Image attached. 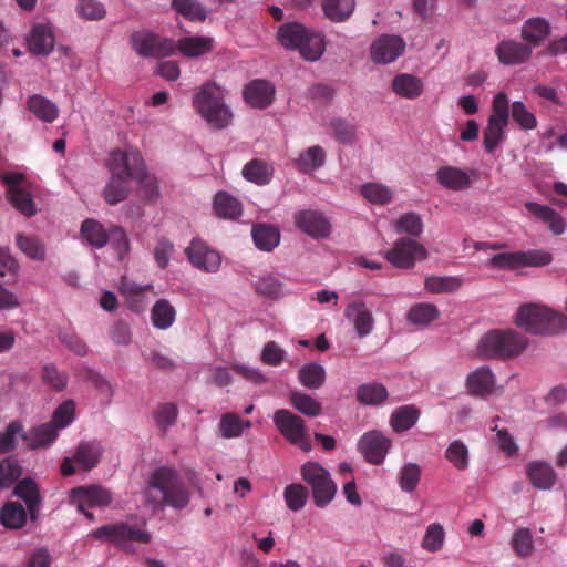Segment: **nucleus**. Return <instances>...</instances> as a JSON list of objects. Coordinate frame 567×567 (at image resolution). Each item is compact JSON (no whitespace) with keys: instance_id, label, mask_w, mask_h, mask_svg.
Returning a JSON list of instances; mask_svg holds the SVG:
<instances>
[{"instance_id":"338daca9","label":"nucleus","mask_w":567,"mask_h":567,"mask_svg":"<svg viewBox=\"0 0 567 567\" xmlns=\"http://www.w3.org/2000/svg\"><path fill=\"white\" fill-rule=\"evenodd\" d=\"M307 498L308 492L301 484H290L285 489L286 504L291 511H300L306 505Z\"/></svg>"},{"instance_id":"864d4df0","label":"nucleus","mask_w":567,"mask_h":567,"mask_svg":"<svg viewBox=\"0 0 567 567\" xmlns=\"http://www.w3.org/2000/svg\"><path fill=\"white\" fill-rule=\"evenodd\" d=\"M298 50L300 51L303 59L311 61L319 60L324 50L322 35L320 33H313V31H310L306 35L302 44H300Z\"/></svg>"},{"instance_id":"393cba45","label":"nucleus","mask_w":567,"mask_h":567,"mask_svg":"<svg viewBox=\"0 0 567 567\" xmlns=\"http://www.w3.org/2000/svg\"><path fill=\"white\" fill-rule=\"evenodd\" d=\"M59 429L50 423L37 425L29 432L21 434V440L27 442L31 450H38L49 446L58 439Z\"/></svg>"},{"instance_id":"dca6fc26","label":"nucleus","mask_w":567,"mask_h":567,"mask_svg":"<svg viewBox=\"0 0 567 567\" xmlns=\"http://www.w3.org/2000/svg\"><path fill=\"white\" fill-rule=\"evenodd\" d=\"M391 447V440L379 431L364 433L359 440V451L365 462L380 465L384 462Z\"/></svg>"},{"instance_id":"4d7b16f0","label":"nucleus","mask_w":567,"mask_h":567,"mask_svg":"<svg viewBox=\"0 0 567 567\" xmlns=\"http://www.w3.org/2000/svg\"><path fill=\"white\" fill-rule=\"evenodd\" d=\"M21 466L13 456L6 457L0 462V489H6L20 478Z\"/></svg>"},{"instance_id":"de8ad7c7","label":"nucleus","mask_w":567,"mask_h":567,"mask_svg":"<svg viewBox=\"0 0 567 567\" xmlns=\"http://www.w3.org/2000/svg\"><path fill=\"white\" fill-rule=\"evenodd\" d=\"M388 390L379 383L360 385L357 390V399L365 405H378L388 399Z\"/></svg>"},{"instance_id":"cd10ccee","label":"nucleus","mask_w":567,"mask_h":567,"mask_svg":"<svg viewBox=\"0 0 567 567\" xmlns=\"http://www.w3.org/2000/svg\"><path fill=\"white\" fill-rule=\"evenodd\" d=\"M30 51L35 55H48L54 45L51 28L45 24H34L28 40Z\"/></svg>"},{"instance_id":"ea45409f","label":"nucleus","mask_w":567,"mask_h":567,"mask_svg":"<svg viewBox=\"0 0 567 567\" xmlns=\"http://www.w3.org/2000/svg\"><path fill=\"white\" fill-rule=\"evenodd\" d=\"M131 177L112 176L106 183L103 196L107 205H117L125 200L130 194L127 181Z\"/></svg>"},{"instance_id":"aec40b11","label":"nucleus","mask_w":567,"mask_h":567,"mask_svg":"<svg viewBox=\"0 0 567 567\" xmlns=\"http://www.w3.org/2000/svg\"><path fill=\"white\" fill-rule=\"evenodd\" d=\"M526 475L532 485L539 491L551 489L557 482L555 468L543 461H532L526 465Z\"/></svg>"},{"instance_id":"f257e3e1","label":"nucleus","mask_w":567,"mask_h":567,"mask_svg":"<svg viewBox=\"0 0 567 567\" xmlns=\"http://www.w3.org/2000/svg\"><path fill=\"white\" fill-rule=\"evenodd\" d=\"M145 499L153 506L183 509L188 506L189 492L174 467L162 465L150 475Z\"/></svg>"},{"instance_id":"5fc2aeb1","label":"nucleus","mask_w":567,"mask_h":567,"mask_svg":"<svg viewBox=\"0 0 567 567\" xmlns=\"http://www.w3.org/2000/svg\"><path fill=\"white\" fill-rule=\"evenodd\" d=\"M172 8L190 21H205L206 12L197 0H173Z\"/></svg>"},{"instance_id":"79ce46f5","label":"nucleus","mask_w":567,"mask_h":567,"mask_svg":"<svg viewBox=\"0 0 567 567\" xmlns=\"http://www.w3.org/2000/svg\"><path fill=\"white\" fill-rule=\"evenodd\" d=\"M298 379L306 389H320L327 379V372L321 364L308 362L299 370Z\"/></svg>"},{"instance_id":"a18cd8bd","label":"nucleus","mask_w":567,"mask_h":567,"mask_svg":"<svg viewBox=\"0 0 567 567\" xmlns=\"http://www.w3.org/2000/svg\"><path fill=\"white\" fill-rule=\"evenodd\" d=\"M151 288V285L140 286L135 282H123L121 292L126 296L130 309L140 312L146 307L145 292Z\"/></svg>"},{"instance_id":"58836bf2","label":"nucleus","mask_w":567,"mask_h":567,"mask_svg":"<svg viewBox=\"0 0 567 567\" xmlns=\"http://www.w3.org/2000/svg\"><path fill=\"white\" fill-rule=\"evenodd\" d=\"M308 30L299 22H288L279 27L278 41L288 49H299Z\"/></svg>"},{"instance_id":"f3484780","label":"nucleus","mask_w":567,"mask_h":567,"mask_svg":"<svg viewBox=\"0 0 567 567\" xmlns=\"http://www.w3.org/2000/svg\"><path fill=\"white\" fill-rule=\"evenodd\" d=\"M293 221L300 230L316 239L328 238L331 233L329 220L317 210H300L293 215Z\"/></svg>"},{"instance_id":"1a4fd4ad","label":"nucleus","mask_w":567,"mask_h":567,"mask_svg":"<svg viewBox=\"0 0 567 567\" xmlns=\"http://www.w3.org/2000/svg\"><path fill=\"white\" fill-rule=\"evenodd\" d=\"M508 124V99L504 92H499L492 101V113L484 130V147L493 153L503 141L504 128Z\"/></svg>"},{"instance_id":"6ab92c4d","label":"nucleus","mask_w":567,"mask_h":567,"mask_svg":"<svg viewBox=\"0 0 567 567\" xmlns=\"http://www.w3.org/2000/svg\"><path fill=\"white\" fill-rule=\"evenodd\" d=\"M532 53L530 45L515 40H503L496 47V55L504 65L526 63L532 58Z\"/></svg>"},{"instance_id":"9b49d317","label":"nucleus","mask_w":567,"mask_h":567,"mask_svg":"<svg viewBox=\"0 0 567 567\" xmlns=\"http://www.w3.org/2000/svg\"><path fill=\"white\" fill-rule=\"evenodd\" d=\"M426 257V249L413 238L402 237L385 252L386 260L398 269H412L416 259Z\"/></svg>"},{"instance_id":"c756f323","label":"nucleus","mask_w":567,"mask_h":567,"mask_svg":"<svg viewBox=\"0 0 567 567\" xmlns=\"http://www.w3.org/2000/svg\"><path fill=\"white\" fill-rule=\"evenodd\" d=\"M327 161V152L319 145L308 147L295 159L293 165L302 174H311Z\"/></svg>"},{"instance_id":"49530a36","label":"nucleus","mask_w":567,"mask_h":567,"mask_svg":"<svg viewBox=\"0 0 567 567\" xmlns=\"http://www.w3.org/2000/svg\"><path fill=\"white\" fill-rule=\"evenodd\" d=\"M290 403L296 411L307 416H318L322 412L320 402L302 392H291Z\"/></svg>"},{"instance_id":"a211bd4d","label":"nucleus","mask_w":567,"mask_h":567,"mask_svg":"<svg viewBox=\"0 0 567 567\" xmlns=\"http://www.w3.org/2000/svg\"><path fill=\"white\" fill-rule=\"evenodd\" d=\"M244 99L252 109L269 107L275 99V86L265 80H255L245 85Z\"/></svg>"},{"instance_id":"39448f33","label":"nucleus","mask_w":567,"mask_h":567,"mask_svg":"<svg viewBox=\"0 0 567 567\" xmlns=\"http://www.w3.org/2000/svg\"><path fill=\"white\" fill-rule=\"evenodd\" d=\"M107 168L112 176L132 178L137 184L144 185L150 196L156 192V187L147 175L142 153L138 151H112L109 155Z\"/></svg>"},{"instance_id":"412c9836","label":"nucleus","mask_w":567,"mask_h":567,"mask_svg":"<svg viewBox=\"0 0 567 567\" xmlns=\"http://www.w3.org/2000/svg\"><path fill=\"white\" fill-rule=\"evenodd\" d=\"M346 317L354 323L358 336L364 337L373 330V316L362 300H355L348 305L344 310Z\"/></svg>"},{"instance_id":"5701e85b","label":"nucleus","mask_w":567,"mask_h":567,"mask_svg":"<svg viewBox=\"0 0 567 567\" xmlns=\"http://www.w3.org/2000/svg\"><path fill=\"white\" fill-rule=\"evenodd\" d=\"M13 493L27 504L30 518L35 520L39 507L42 504V497L33 478L20 480Z\"/></svg>"},{"instance_id":"20e7f679","label":"nucleus","mask_w":567,"mask_h":567,"mask_svg":"<svg viewBox=\"0 0 567 567\" xmlns=\"http://www.w3.org/2000/svg\"><path fill=\"white\" fill-rule=\"evenodd\" d=\"M528 338L515 330H491L480 338L476 353L484 360H507L518 357L528 347Z\"/></svg>"},{"instance_id":"7c9ffc66","label":"nucleus","mask_w":567,"mask_h":567,"mask_svg":"<svg viewBox=\"0 0 567 567\" xmlns=\"http://www.w3.org/2000/svg\"><path fill=\"white\" fill-rule=\"evenodd\" d=\"M214 210L218 218L236 219L243 215V204L229 193L219 190L214 198Z\"/></svg>"},{"instance_id":"69168bd1","label":"nucleus","mask_w":567,"mask_h":567,"mask_svg":"<svg viewBox=\"0 0 567 567\" xmlns=\"http://www.w3.org/2000/svg\"><path fill=\"white\" fill-rule=\"evenodd\" d=\"M512 546L518 557H529L534 549L530 530L527 528L517 529L513 535Z\"/></svg>"},{"instance_id":"f03ea898","label":"nucleus","mask_w":567,"mask_h":567,"mask_svg":"<svg viewBox=\"0 0 567 567\" xmlns=\"http://www.w3.org/2000/svg\"><path fill=\"white\" fill-rule=\"evenodd\" d=\"M515 323L534 336H558L567 330V317L563 312L536 303L520 306Z\"/></svg>"},{"instance_id":"c03bdc74","label":"nucleus","mask_w":567,"mask_h":567,"mask_svg":"<svg viewBox=\"0 0 567 567\" xmlns=\"http://www.w3.org/2000/svg\"><path fill=\"white\" fill-rule=\"evenodd\" d=\"M82 238L95 248H102L109 240V234L102 224L95 219L87 218L82 221Z\"/></svg>"},{"instance_id":"0eeeda50","label":"nucleus","mask_w":567,"mask_h":567,"mask_svg":"<svg viewBox=\"0 0 567 567\" xmlns=\"http://www.w3.org/2000/svg\"><path fill=\"white\" fill-rule=\"evenodd\" d=\"M272 420L278 432L287 442L305 453L312 451L311 439L306 431V422L300 415L286 409H279L274 413Z\"/></svg>"},{"instance_id":"a878e982","label":"nucleus","mask_w":567,"mask_h":567,"mask_svg":"<svg viewBox=\"0 0 567 567\" xmlns=\"http://www.w3.org/2000/svg\"><path fill=\"white\" fill-rule=\"evenodd\" d=\"M103 447L96 441L80 442L76 451L73 454V460L79 467L85 471H91L99 465Z\"/></svg>"},{"instance_id":"13d9d810","label":"nucleus","mask_w":567,"mask_h":567,"mask_svg":"<svg viewBox=\"0 0 567 567\" xmlns=\"http://www.w3.org/2000/svg\"><path fill=\"white\" fill-rule=\"evenodd\" d=\"M7 199L17 208V210H19L21 215H24L28 218L35 215V205L31 194L27 190L7 192Z\"/></svg>"},{"instance_id":"4be33fe9","label":"nucleus","mask_w":567,"mask_h":567,"mask_svg":"<svg viewBox=\"0 0 567 567\" xmlns=\"http://www.w3.org/2000/svg\"><path fill=\"white\" fill-rule=\"evenodd\" d=\"M467 388L470 393L486 398L495 391V377L488 367H480L467 375Z\"/></svg>"},{"instance_id":"4468645a","label":"nucleus","mask_w":567,"mask_h":567,"mask_svg":"<svg viewBox=\"0 0 567 567\" xmlns=\"http://www.w3.org/2000/svg\"><path fill=\"white\" fill-rule=\"evenodd\" d=\"M185 254L195 269L205 272H217L220 268V255L200 239H193Z\"/></svg>"},{"instance_id":"9d476101","label":"nucleus","mask_w":567,"mask_h":567,"mask_svg":"<svg viewBox=\"0 0 567 567\" xmlns=\"http://www.w3.org/2000/svg\"><path fill=\"white\" fill-rule=\"evenodd\" d=\"M131 45L142 58L163 59L175 53V42L172 39L161 38L152 31H134L131 34Z\"/></svg>"},{"instance_id":"774afa93","label":"nucleus","mask_w":567,"mask_h":567,"mask_svg":"<svg viewBox=\"0 0 567 567\" xmlns=\"http://www.w3.org/2000/svg\"><path fill=\"white\" fill-rule=\"evenodd\" d=\"M256 289L260 296L276 299L282 296V281L274 275H265L256 281Z\"/></svg>"},{"instance_id":"bf43d9fd","label":"nucleus","mask_w":567,"mask_h":567,"mask_svg":"<svg viewBox=\"0 0 567 567\" xmlns=\"http://www.w3.org/2000/svg\"><path fill=\"white\" fill-rule=\"evenodd\" d=\"M518 124L522 130H534L537 125L535 115L528 111L522 101H515L509 105V117Z\"/></svg>"},{"instance_id":"423d86ee","label":"nucleus","mask_w":567,"mask_h":567,"mask_svg":"<svg viewBox=\"0 0 567 567\" xmlns=\"http://www.w3.org/2000/svg\"><path fill=\"white\" fill-rule=\"evenodd\" d=\"M92 536L112 543L126 553H134L132 543L148 544L151 535L148 532L131 526L128 524H109L92 532Z\"/></svg>"},{"instance_id":"a19ab883","label":"nucleus","mask_w":567,"mask_h":567,"mask_svg":"<svg viewBox=\"0 0 567 567\" xmlns=\"http://www.w3.org/2000/svg\"><path fill=\"white\" fill-rule=\"evenodd\" d=\"M27 518L28 513L24 511L23 506L18 502H8L1 508L0 522L6 528H21L25 523Z\"/></svg>"},{"instance_id":"ddd939ff","label":"nucleus","mask_w":567,"mask_h":567,"mask_svg":"<svg viewBox=\"0 0 567 567\" xmlns=\"http://www.w3.org/2000/svg\"><path fill=\"white\" fill-rule=\"evenodd\" d=\"M405 42L396 34H381L371 44V59L377 64H389L402 56Z\"/></svg>"},{"instance_id":"e433bc0d","label":"nucleus","mask_w":567,"mask_h":567,"mask_svg":"<svg viewBox=\"0 0 567 567\" xmlns=\"http://www.w3.org/2000/svg\"><path fill=\"white\" fill-rule=\"evenodd\" d=\"M243 176L248 182L264 186L270 183L274 176V168L264 161L256 158L245 164Z\"/></svg>"},{"instance_id":"e2e57ef3","label":"nucleus","mask_w":567,"mask_h":567,"mask_svg":"<svg viewBox=\"0 0 567 567\" xmlns=\"http://www.w3.org/2000/svg\"><path fill=\"white\" fill-rule=\"evenodd\" d=\"M421 478V467L415 463L403 465L399 475L400 487L405 493L415 491Z\"/></svg>"},{"instance_id":"37998d69","label":"nucleus","mask_w":567,"mask_h":567,"mask_svg":"<svg viewBox=\"0 0 567 567\" xmlns=\"http://www.w3.org/2000/svg\"><path fill=\"white\" fill-rule=\"evenodd\" d=\"M355 8L354 0H323L322 10L330 21H347Z\"/></svg>"},{"instance_id":"473e14b6","label":"nucleus","mask_w":567,"mask_h":567,"mask_svg":"<svg viewBox=\"0 0 567 567\" xmlns=\"http://www.w3.org/2000/svg\"><path fill=\"white\" fill-rule=\"evenodd\" d=\"M176 320V309L164 298L158 299L151 308V322L158 330L169 329Z\"/></svg>"},{"instance_id":"2eb2a0df","label":"nucleus","mask_w":567,"mask_h":567,"mask_svg":"<svg viewBox=\"0 0 567 567\" xmlns=\"http://www.w3.org/2000/svg\"><path fill=\"white\" fill-rule=\"evenodd\" d=\"M477 176V171L474 168L462 169L452 165H443L435 173L436 182L451 192L468 189Z\"/></svg>"},{"instance_id":"603ef678","label":"nucleus","mask_w":567,"mask_h":567,"mask_svg":"<svg viewBox=\"0 0 567 567\" xmlns=\"http://www.w3.org/2000/svg\"><path fill=\"white\" fill-rule=\"evenodd\" d=\"M249 427L250 422H243L237 414H223L219 422L220 434L224 439H234L243 434L244 427Z\"/></svg>"},{"instance_id":"7ed1b4c3","label":"nucleus","mask_w":567,"mask_h":567,"mask_svg":"<svg viewBox=\"0 0 567 567\" xmlns=\"http://www.w3.org/2000/svg\"><path fill=\"white\" fill-rule=\"evenodd\" d=\"M193 109L205 122L216 128L223 130L230 125L233 112L224 102V93L219 85L207 82L195 92L192 100Z\"/></svg>"},{"instance_id":"2f4dec72","label":"nucleus","mask_w":567,"mask_h":567,"mask_svg":"<svg viewBox=\"0 0 567 567\" xmlns=\"http://www.w3.org/2000/svg\"><path fill=\"white\" fill-rule=\"evenodd\" d=\"M27 107L38 120L44 123H52L59 116V107L56 104L40 94L30 96L27 102Z\"/></svg>"},{"instance_id":"c9c22d12","label":"nucleus","mask_w":567,"mask_h":567,"mask_svg":"<svg viewBox=\"0 0 567 567\" xmlns=\"http://www.w3.org/2000/svg\"><path fill=\"white\" fill-rule=\"evenodd\" d=\"M419 417L420 411L415 405H403L391 413L390 425L394 432L401 433L413 427Z\"/></svg>"},{"instance_id":"8fccbe9b","label":"nucleus","mask_w":567,"mask_h":567,"mask_svg":"<svg viewBox=\"0 0 567 567\" xmlns=\"http://www.w3.org/2000/svg\"><path fill=\"white\" fill-rule=\"evenodd\" d=\"M461 285L462 280L458 277L450 276H432L425 280V289L434 295L455 292L460 289Z\"/></svg>"},{"instance_id":"6e6d98bb","label":"nucleus","mask_w":567,"mask_h":567,"mask_svg":"<svg viewBox=\"0 0 567 567\" xmlns=\"http://www.w3.org/2000/svg\"><path fill=\"white\" fill-rule=\"evenodd\" d=\"M17 245L21 251L34 260H44L45 247L43 243L34 236L23 234L17 235Z\"/></svg>"},{"instance_id":"c85d7f7f","label":"nucleus","mask_w":567,"mask_h":567,"mask_svg":"<svg viewBox=\"0 0 567 567\" xmlns=\"http://www.w3.org/2000/svg\"><path fill=\"white\" fill-rule=\"evenodd\" d=\"M528 213L536 218L542 219L551 233L556 235H560L565 231V223L559 213L549 206L535 204V203H526L525 204Z\"/></svg>"},{"instance_id":"bb28decb","label":"nucleus","mask_w":567,"mask_h":567,"mask_svg":"<svg viewBox=\"0 0 567 567\" xmlns=\"http://www.w3.org/2000/svg\"><path fill=\"white\" fill-rule=\"evenodd\" d=\"M391 89L402 99H417L423 92L421 79L411 73H400L393 78Z\"/></svg>"},{"instance_id":"0e129e2a","label":"nucleus","mask_w":567,"mask_h":567,"mask_svg":"<svg viewBox=\"0 0 567 567\" xmlns=\"http://www.w3.org/2000/svg\"><path fill=\"white\" fill-rule=\"evenodd\" d=\"M42 382L50 389L62 391L68 384V374L61 372L53 364H45L41 374Z\"/></svg>"},{"instance_id":"f704fd0d","label":"nucleus","mask_w":567,"mask_h":567,"mask_svg":"<svg viewBox=\"0 0 567 567\" xmlns=\"http://www.w3.org/2000/svg\"><path fill=\"white\" fill-rule=\"evenodd\" d=\"M440 317V309L429 302L416 303L406 312V321L417 327H426Z\"/></svg>"},{"instance_id":"72a5a7b5","label":"nucleus","mask_w":567,"mask_h":567,"mask_svg":"<svg viewBox=\"0 0 567 567\" xmlns=\"http://www.w3.org/2000/svg\"><path fill=\"white\" fill-rule=\"evenodd\" d=\"M251 238L258 249L272 251L279 244L280 234L275 226L258 224L251 228Z\"/></svg>"},{"instance_id":"b1692460","label":"nucleus","mask_w":567,"mask_h":567,"mask_svg":"<svg viewBox=\"0 0 567 567\" xmlns=\"http://www.w3.org/2000/svg\"><path fill=\"white\" fill-rule=\"evenodd\" d=\"M550 32L549 22L545 18H529L523 23L520 37L532 48L544 43Z\"/></svg>"},{"instance_id":"3c124183","label":"nucleus","mask_w":567,"mask_h":567,"mask_svg":"<svg viewBox=\"0 0 567 567\" xmlns=\"http://www.w3.org/2000/svg\"><path fill=\"white\" fill-rule=\"evenodd\" d=\"M444 542V527L440 523H432L427 526L425 535H423L421 546L426 551L434 554L443 548Z\"/></svg>"},{"instance_id":"680f3d73","label":"nucleus","mask_w":567,"mask_h":567,"mask_svg":"<svg viewBox=\"0 0 567 567\" xmlns=\"http://www.w3.org/2000/svg\"><path fill=\"white\" fill-rule=\"evenodd\" d=\"M423 229V224L419 214L415 213H406L399 217L398 220L394 221V231L399 234H408L413 237H417L421 235Z\"/></svg>"},{"instance_id":"4c0bfd02","label":"nucleus","mask_w":567,"mask_h":567,"mask_svg":"<svg viewBox=\"0 0 567 567\" xmlns=\"http://www.w3.org/2000/svg\"><path fill=\"white\" fill-rule=\"evenodd\" d=\"M213 49V39L205 37H185L175 43V51L178 50L185 56L197 58Z\"/></svg>"},{"instance_id":"6e6552de","label":"nucleus","mask_w":567,"mask_h":567,"mask_svg":"<svg viewBox=\"0 0 567 567\" xmlns=\"http://www.w3.org/2000/svg\"><path fill=\"white\" fill-rule=\"evenodd\" d=\"M302 480L312 488L316 506L324 507L331 503L337 492L328 470L317 462H307L301 466Z\"/></svg>"},{"instance_id":"09e8293b","label":"nucleus","mask_w":567,"mask_h":567,"mask_svg":"<svg viewBox=\"0 0 567 567\" xmlns=\"http://www.w3.org/2000/svg\"><path fill=\"white\" fill-rule=\"evenodd\" d=\"M445 458L453 467L463 471L470 465L468 447L460 439L454 440L445 451Z\"/></svg>"},{"instance_id":"052dcab7","label":"nucleus","mask_w":567,"mask_h":567,"mask_svg":"<svg viewBox=\"0 0 567 567\" xmlns=\"http://www.w3.org/2000/svg\"><path fill=\"white\" fill-rule=\"evenodd\" d=\"M362 196L374 205H386L392 199V192L384 185L368 183L361 187Z\"/></svg>"},{"instance_id":"f8f14e48","label":"nucleus","mask_w":567,"mask_h":567,"mask_svg":"<svg viewBox=\"0 0 567 567\" xmlns=\"http://www.w3.org/2000/svg\"><path fill=\"white\" fill-rule=\"evenodd\" d=\"M70 501L79 512L93 520V514L86 507L106 506L112 503L113 495L111 491L100 485L80 486L71 491Z\"/></svg>"}]
</instances>
